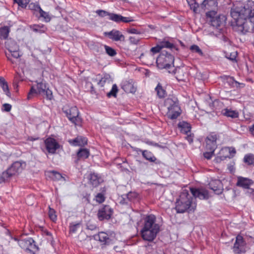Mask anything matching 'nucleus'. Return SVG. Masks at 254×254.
I'll return each mask as SVG.
<instances>
[{
  "label": "nucleus",
  "instance_id": "obj_1",
  "mask_svg": "<svg viewBox=\"0 0 254 254\" xmlns=\"http://www.w3.org/2000/svg\"><path fill=\"white\" fill-rule=\"evenodd\" d=\"M249 12V9L241 3L239 5H234L231 8L230 14L233 18L231 26L233 30L239 34L245 35L248 32L254 31L247 19Z\"/></svg>",
  "mask_w": 254,
  "mask_h": 254
},
{
  "label": "nucleus",
  "instance_id": "obj_2",
  "mask_svg": "<svg viewBox=\"0 0 254 254\" xmlns=\"http://www.w3.org/2000/svg\"><path fill=\"white\" fill-rule=\"evenodd\" d=\"M160 230V226L156 223L155 215L151 214L144 219L143 227L140 231L142 239L146 241L152 242Z\"/></svg>",
  "mask_w": 254,
  "mask_h": 254
},
{
  "label": "nucleus",
  "instance_id": "obj_3",
  "mask_svg": "<svg viewBox=\"0 0 254 254\" xmlns=\"http://www.w3.org/2000/svg\"><path fill=\"white\" fill-rule=\"evenodd\" d=\"M196 207L195 198L187 190H183L176 200L175 209L177 213L193 212Z\"/></svg>",
  "mask_w": 254,
  "mask_h": 254
},
{
  "label": "nucleus",
  "instance_id": "obj_4",
  "mask_svg": "<svg viewBox=\"0 0 254 254\" xmlns=\"http://www.w3.org/2000/svg\"><path fill=\"white\" fill-rule=\"evenodd\" d=\"M167 109V117L171 120H175L180 116L182 110L178 99L176 97L168 98L165 101Z\"/></svg>",
  "mask_w": 254,
  "mask_h": 254
},
{
  "label": "nucleus",
  "instance_id": "obj_5",
  "mask_svg": "<svg viewBox=\"0 0 254 254\" xmlns=\"http://www.w3.org/2000/svg\"><path fill=\"white\" fill-rule=\"evenodd\" d=\"M174 58L170 54H161L156 60L157 67L160 69H170L174 66Z\"/></svg>",
  "mask_w": 254,
  "mask_h": 254
},
{
  "label": "nucleus",
  "instance_id": "obj_6",
  "mask_svg": "<svg viewBox=\"0 0 254 254\" xmlns=\"http://www.w3.org/2000/svg\"><path fill=\"white\" fill-rule=\"evenodd\" d=\"M63 110L71 123L76 126H80L81 125L82 120L80 117H79V111L76 106L70 108L64 107Z\"/></svg>",
  "mask_w": 254,
  "mask_h": 254
},
{
  "label": "nucleus",
  "instance_id": "obj_7",
  "mask_svg": "<svg viewBox=\"0 0 254 254\" xmlns=\"http://www.w3.org/2000/svg\"><path fill=\"white\" fill-rule=\"evenodd\" d=\"M15 241H17L19 246L23 249L29 251L32 254H35V252L37 251L38 248L35 244L33 239L29 238L27 239L18 240L16 238H11Z\"/></svg>",
  "mask_w": 254,
  "mask_h": 254
},
{
  "label": "nucleus",
  "instance_id": "obj_8",
  "mask_svg": "<svg viewBox=\"0 0 254 254\" xmlns=\"http://www.w3.org/2000/svg\"><path fill=\"white\" fill-rule=\"evenodd\" d=\"M22 165V163L20 161L14 162L5 172H4L2 174L0 178L5 180L10 177L19 173L23 170V168Z\"/></svg>",
  "mask_w": 254,
  "mask_h": 254
},
{
  "label": "nucleus",
  "instance_id": "obj_9",
  "mask_svg": "<svg viewBox=\"0 0 254 254\" xmlns=\"http://www.w3.org/2000/svg\"><path fill=\"white\" fill-rule=\"evenodd\" d=\"M44 143L47 151L50 154L55 153L56 150L60 147L57 140L52 137L47 138Z\"/></svg>",
  "mask_w": 254,
  "mask_h": 254
},
{
  "label": "nucleus",
  "instance_id": "obj_10",
  "mask_svg": "<svg viewBox=\"0 0 254 254\" xmlns=\"http://www.w3.org/2000/svg\"><path fill=\"white\" fill-rule=\"evenodd\" d=\"M46 88L47 86L45 83L42 82L37 83L36 88L34 86L31 87L28 94V99L32 98L35 95L42 94Z\"/></svg>",
  "mask_w": 254,
  "mask_h": 254
},
{
  "label": "nucleus",
  "instance_id": "obj_11",
  "mask_svg": "<svg viewBox=\"0 0 254 254\" xmlns=\"http://www.w3.org/2000/svg\"><path fill=\"white\" fill-rule=\"evenodd\" d=\"M190 191L192 196L195 198V202L196 197L200 199H207L209 197L208 191L204 189L191 188Z\"/></svg>",
  "mask_w": 254,
  "mask_h": 254
},
{
  "label": "nucleus",
  "instance_id": "obj_12",
  "mask_svg": "<svg viewBox=\"0 0 254 254\" xmlns=\"http://www.w3.org/2000/svg\"><path fill=\"white\" fill-rule=\"evenodd\" d=\"M209 188L216 194H221L223 190V185L220 180L217 179H211L209 183Z\"/></svg>",
  "mask_w": 254,
  "mask_h": 254
},
{
  "label": "nucleus",
  "instance_id": "obj_13",
  "mask_svg": "<svg viewBox=\"0 0 254 254\" xmlns=\"http://www.w3.org/2000/svg\"><path fill=\"white\" fill-rule=\"evenodd\" d=\"M104 35L114 41H124L125 40L124 35L121 32L116 29H113L110 32H105Z\"/></svg>",
  "mask_w": 254,
  "mask_h": 254
},
{
  "label": "nucleus",
  "instance_id": "obj_14",
  "mask_svg": "<svg viewBox=\"0 0 254 254\" xmlns=\"http://www.w3.org/2000/svg\"><path fill=\"white\" fill-rule=\"evenodd\" d=\"M233 251L236 254H241L245 252V243L241 236L238 235L236 237L233 247Z\"/></svg>",
  "mask_w": 254,
  "mask_h": 254
},
{
  "label": "nucleus",
  "instance_id": "obj_15",
  "mask_svg": "<svg viewBox=\"0 0 254 254\" xmlns=\"http://www.w3.org/2000/svg\"><path fill=\"white\" fill-rule=\"evenodd\" d=\"M113 211L109 206L106 205L100 209L98 213V218L100 220L109 219L112 215Z\"/></svg>",
  "mask_w": 254,
  "mask_h": 254
},
{
  "label": "nucleus",
  "instance_id": "obj_16",
  "mask_svg": "<svg viewBox=\"0 0 254 254\" xmlns=\"http://www.w3.org/2000/svg\"><path fill=\"white\" fill-rule=\"evenodd\" d=\"M217 0H204L200 5V8L203 10L217 9Z\"/></svg>",
  "mask_w": 254,
  "mask_h": 254
},
{
  "label": "nucleus",
  "instance_id": "obj_17",
  "mask_svg": "<svg viewBox=\"0 0 254 254\" xmlns=\"http://www.w3.org/2000/svg\"><path fill=\"white\" fill-rule=\"evenodd\" d=\"M253 183V181L250 179L239 176L237 177L236 185L238 187H242L248 190L249 189H250V186H251Z\"/></svg>",
  "mask_w": 254,
  "mask_h": 254
},
{
  "label": "nucleus",
  "instance_id": "obj_18",
  "mask_svg": "<svg viewBox=\"0 0 254 254\" xmlns=\"http://www.w3.org/2000/svg\"><path fill=\"white\" fill-rule=\"evenodd\" d=\"M88 179L89 184L94 187H97L103 182L102 178L95 173H90Z\"/></svg>",
  "mask_w": 254,
  "mask_h": 254
},
{
  "label": "nucleus",
  "instance_id": "obj_19",
  "mask_svg": "<svg viewBox=\"0 0 254 254\" xmlns=\"http://www.w3.org/2000/svg\"><path fill=\"white\" fill-rule=\"evenodd\" d=\"M70 144L73 146H82L87 143V139L86 137L82 136H77L74 139L68 140Z\"/></svg>",
  "mask_w": 254,
  "mask_h": 254
},
{
  "label": "nucleus",
  "instance_id": "obj_20",
  "mask_svg": "<svg viewBox=\"0 0 254 254\" xmlns=\"http://www.w3.org/2000/svg\"><path fill=\"white\" fill-rule=\"evenodd\" d=\"M137 196V194L135 192H129L127 194L122 195V199L121 200L122 204H127L129 201H132Z\"/></svg>",
  "mask_w": 254,
  "mask_h": 254
},
{
  "label": "nucleus",
  "instance_id": "obj_21",
  "mask_svg": "<svg viewBox=\"0 0 254 254\" xmlns=\"http://www.w3.org/2000/svg\"><path fill=\"white\" fill-rule=\"evenodd\" d=\"M226 18L224 15H219L210 21L211 25L216 28L220 27L225 21Z\"/></svg>",
  "mask_w": 254,
  "mask_h": 254
},
{
  "label": "nucleus",
  "instance_id": "obj_22",
  "mask_svg": "<svg viewBox=\"0 0 254 254\" xmlns=\"http://www.w3.org/2000/svg\"><path fill=\"white\" fill-rule=\"evenodd\" d=\"M222 114L226 117H230L233 119L239 117V112L235 110L226 108L222 110Z\"/></svg>",
  "mask_w": 254,
  "mask_h": 254
},
{
  "label": "nucleus",
  "instance_id": "obj_23",
  "mask_svg": "<svg viewBox=\"0 0 254 254\" xmlns=\"http://www.w3.org/2000/svg\"><path fill=\"white\" fill-rule=\"evenodd\" d=\"M98 238L99 241L104 244H109L112 242V239L109 235L104 232H100L98 233Z\"/></svg>",
  "mask_w": 254,
  "mask_h": 254
},
{
  "label": "nucleus",
  "instance_id": "obj_24",
  "mask_svg": "<svg viewBox=\"0 0 254 254\" xmlns=\"http://www.w3.org/2000/svg\"><path fill=\"white\" fill-rule=\"evenodd\" d=\"M5 46L9 52L14 50H19V46L17 43L11 39L7 40L5 43Z\"/></svg>",
  "mask_w": 254,
  "mask_h": 254
},
{
  "label": "nucleus",
  "instance_id": "obj_25",
  "mask_svg": "<svg viewBox=\"0 0 254 254\" xmlns=\"http://www.w3.org/2000/svg\"><path fill=\"white\" fill-rule=\"evenodd\" d=\"M179 127L180 128L182 133L186 134L190 133L191 126L189 123L186 122H180L179 124Z\"/></svg>",
  "mask_w": 254,
  "mask_h": 254
},
{
  "label": "nucleus",
  "instance_id": "obj_26",
  "mask_svg": "<svg viewBox=\"0 0 254 254\" xmlns=\"http://www.w3.org/2000/svg\"><path fill=\"white\" fill-rule=\"evenodd\" d=\"M190 8L195 13H198L200 12L199 6L198 3L195 1V0H187Z\"/></svg>",
  "mask_w": 254,
  "mask_h": 254
},
{
  "label": "nucleus",
  "instance_id": "obj_27",
  "mask_svg": "<svg viewBox=\"0 0 254 254\" xmlns=\"http://www.w3.org/2000/svg\"><path fill=\"white\" fill-rule=\"evenodd\" d=\"M122 89L127 93L135 92V89L133 85L128 81H125L123 83Z\"/></svg>",
  "mask_w": 254,
  "mask_h": 254
},
{
  "label": "nucleus",
  "instance_id": "obj_28",
  "mask_svg": "<svg viewBox=\"0 0 254 254\" xmlns=\"http://www.w3.org/2000/svg\"><path fill=\"white\" fill-rule=\"evenodd\" d=\"M31 29L35 32L43 33L47 30L46 27L43 24H35L31 26Z\"/></svg>",
  "mask_w": 254,
  "mask_h": 254
},
{
  "label": "nucleus",
  "instance_id": "obj_29",
  "mask_svg": "<svg viewBox=\"0 0 254 254\" xmlns=\"http://www.w3.org/2000/svg\"><path fill=\"white\" fill-rule=\"evenodd\" d=\"M0 86L2 88L3 92L8 97L10 96V93L9 90L7 82L3 77H0Z\"/></svg>",
  "mask_w": 254,
  "mask_h": 254
},
{
  "label": "nucleus",
  "instance_id": "obj_30",
  "mask_svg": "<svg viewBox=\"0 0 254 254\" xmlns=\"http://www.w3.org/2000/svg\"><path fill=\"white\" fill-rule=\"evenodd\" d=\"M111 81V76L108 74H105L99 80L98 84L101 87H103L106 83H110Z\"/></svg>",
  "mask_w": 254,
  "mask_h": 254
},
{
  "label": "nucleus",
  "instance_id": "obj_31",
  "mask_svg": "<svg viewBox=\"0 0 254 254\" xmlns=\"http://www.w3.org/2000/svg\"><path fill=\"white\" fill-rule=\"evenodd\" d=\"M142 154L143 157L145 158L147 160L149 161L150 162H154L156 158L153 155V154L150 151L147 150H144L142 152Z\"/></svg>",
  "mask_w": 254,
  "mask_h": 254
},
{
  "label": "nucleus",
  "instance_id": "obj_32",
  "mask_svg": "<svg viewBox=\"0 0 254 254\" xmlns=\"http://www.w3.org/2000/svg\"><path fill=\"white\" fill-rule=\"evenodd\" d=\"M51 177L54 181H65L64 177H63L61 174L56 171H53L51 172Z\"/></svg>",
  "mask_w": 254,
  "mask_h": 254
},
{
  "label": "nucleus",
  "instance_id": "obj_33",
  "mask_svg": "<svg viewBox=\"0 0 254 254\" xmlns=\"http://www.w3.org/2000/svg\"><path fill=\"white\" fill-rule=\"evenodd\" d=\"M89 156V151L87 149H80L77 152V156L79 158L86 159Z\"/></svg>",
  "mask_w": 254,
  "mask_h": 254
},
{
  "label": "nucleus",
  "instance_id": "obj_34",
  "mask_svg": "<svg viewBox=\"0 0 254 254\" xmlns=\"http://www.w3.org/2000/svg\"><path fill=\"white\" fill-rule=\"evenodd\" d=\"M158 44L160 46L161 50L163 48H169L172 49L174 47V45L173 44L170 43L168 41H166L165 40H162L161 41H160L158 43Z\"/></svg>",
  "mask_w": 254,
  "mask_h": 254
},
{
  "label": "nucleus",
  "instance_id": "obj_35",
  "mask_svg": "<svg viewBox=\"0 0 254 254\" xmlns=\"http://www.w3.org/2000/svg\"><path fill=\"white\" fill-rule=\"evenodd\" d=\"M10 32L9 27L8 26H4L0 29V35L1 38L6 39Z\"/></svg>",
  "mask_w": 254,
  "mask_h": 254
},
{
  "label": "nucleus",
  "instance_id": "obj_36",
  "mask_svg": "<svg viewBox=\"0 0 254 254\" xmlns=\"http://www.w3.org/2000/svg\"><path fill=\"white\" fill-rule=\"evenodd\" d=\"M158 96L160 98H164L166 95V91L163 88L160 83H158L155 88Z\"/></svg>",
  "mask_w": 254,
  "mask_h": 254
},
{
  "label": "nucleus",
  "instance_id": "obj_37",
  "mask_svg": "<svg viewBox=\"0 0 254 254\" xmlns=\"http://www.w3.org/2000/svg\"><path fill=\"white\" fill-rule=\"evenodd\" d=\"M244 161L248 165L254 163V155L252 154H246L244 158Z\"/></svg>",
  "mask_w": 254,
  "mask_h": 254
},
{
  "label": "nucleus",
  "instance_id": "obj_38",
  "mask_svg": "<svg viewBox=\"0 0 254 254\" xmlns=\"http://www.w3.org/2000/svg\"><path fill=\"white\" fill-rule=\"evenodd\" d=\"M226 153H229L230 155H232V157H233L234 155L236 154V151L235 149L233 147H225L222 148L220 150V154H225Z\"/></svg>",
  "mask_w": 254,
  "mask_h": 254
},
{
  "label": "nucleus",
  "instance_id": "obj_39",
  "mask_svg": "<svg viewBox=\"0 0 254 254\" xmlns=\"http://www.w3.org/2000/svg\"><path fill=\"white\" fill-rule=\"evenodd\" d=\"M39 13L40 14L39 17L43 18L45 22H48L50 21L51 18L48 12H45L42 9H41Z\"/></svg>",
  "mask_w": 254,
  "mask_h": 254
},
{
  "label": "nucleus",
  "instance_id": "obj_40",
  "mask_svg": "<svg viewBox=\"0 0 254 254\" xmlns=\"http://www.w3.org/2000/svg\"><path fill=\"white\" fill-rule=\"evenodd\" d=\"M29 9L34 12H39L42 9L40 5L37 3L31 2L29 4Z\"/></svg>",
  "mask_w": 254,
  "mask_h": 254
},
{
  "label": "nucleus",
  "instance_id": "obj_41",
  "mask_svg": "<svg viewBox=\"0 0 254 254\" xmlns=\"http://www.w3.org/2000/svg\"><path fill=\"white\" fill-rule=\"evenodd\" d=\"M49 217L51 220L53 221H56L57 219V216L56 215V211L49 206V212H48Z\"/></svg>",
  "mask_w": 254,
  "mask_h": 254
},
{
  "label": "nucleus",
  "instance_id": "obj_42",
  "mask_svg": "<svg viewBox=\"0 0 254 254\" xmlns=\"http://www.w3.org/2000/svg\"><path fill=\"white\" fill-rule=\"evenodd\" d=\"M121 15L110 13L109 19L116 22H121Z\"/></svg>",
  "mask_w": 254,
  "mask_h": 254
},
{
  "label": "nucleus",
  "instance_id": "obj_43",
  "mask_svg": "<svg viewBox=\"0 0 254 254\" xmlns=\"http://www.w3.org/2000/svg\"><path fill=\"white\" fill-rule=\"evenodd\" d=\"M206 149L208 151L214 152L217 147L216 143H211L209 141H206Z\"/></svg>",
  "mask_w": 254,
  "mask_h": 254
},
{
  "label": "nucleus",
  "instance_id": "obj_44",
  "mask_svg": "<svg viewBox=\"0 0 254 254\" xmlns=\"http://www.w3.org/2000/svg\"><path fill=\"white\" fill-rule=\"evenodd\" d=\"M30 1V0H14V1L22 8H26Z\"/></svg>",
  "mask_w": 254,
  "mask_h": 254
},
{
  "label": "nucleus",
  "instance_id": "obj_45",
  "mask_svg": "<svg viewBox=\"0 0 254 254\" xmlns=\"http://www.w3.org/2000/svg\"><path fill=\"white\" fill-rule=\"evenodd\" d=\"M81 223L80 222L76 224H70L69 226V231L70 233H75L77 232V230L80 228Z\"/></svg>",
  "mask_w": 254,
  "mask_h": 254
},
{
  "label": "nucleus",
  "instance_id": "obj_46",
  "mask_svg": "<svg viewBox=\"0 0 254 254\" xmlns=\"http://www.w3.org/2000/svg\"><path fill=\"white\" fill-rule=\"evenodd\" d=\"M106 53L111 57H114L117 54L116 51L112 48L107 45L104 46Z\"/></svg>",
  "mask_w": 254,
  "mask_h": 254
},
{
  "label": "nucleus",
  "instance_id": "obj_47",
  "mask_svg": "<svg viewBox=\"0 0 254 254\" xmlns=\"http://www.w3.org/2000/svg\"><path fill=\"white\" fill-rule=\"evenodd\" d=\"M217 16V11L216 9H211L209 11L206 13V16L207 18H210V21L212 19L216 17Z\"/></svg>",
  "mask_w": 254,
  "mask_h": 254
},
{
  "label": "nucleus",
  "instance_id": "obj_48",
  "mask_svg": "<svg viewBox=\"0 0 254 254\" xmlns=\"http://www.w3.org/2000/svg\"><path fill=\"white\" fill-rule=\"evenodd\" d=\"M95 200L99 203L103 202L105 200V194L101 192L97 193L95 197Z\"/></svg>",
  "mask_w": 254,
  "mask_h": 254
},
{
  "label": "nucleus",
  "instance_id": "obj_49",
  "mask_svg": "<svg viewBox=\"0 0 254 254\" xmlns=\"http://www.w3.org/2000/svg\"><path fill=\"white\" fill-rule=\"evenodd\" d=\"M190 50L194 53H198L200 56H203V53L200 48L196 45H193L190 46Z\"/></svg>",
  "mask_w": 254,
  "mask_h": 254
},
{
  "label": "nucleus",
  "instance_id": "obj_50",
  "mask_svg": "<svg viewBox=\"0 0 254 254\" xmlns=\"http://www.w3.org/2000/svg\"><path fill=\"white\" fill-rule=\"evenodd\" d=\"M118 91V87L116 84H114L112 86L111 90L108 93L107 96L110 97L111 96L116 97L117 93Z\"/></svg>",
  "mask_w": 254,
  "mask_h": 254
},
{
  "label": "nucleus",
  "instance_id": "obj_51",
  "mask_svg": "<svg viewBox=\"0 0 254 254\" xmlns=\"http://www.w3.org/2000/svg\"><path fill=\"white\" fill-rule=\"evenodd\" d=\"M249 20L252 28H254V9L253 10H249Z\"/></svg>",
  "mask_w": 254,
  "mask_h": 254
},
{
  "label": "nucleus",
  "instance_id": "obj_52",
  "mask_svg": "<svg viewBox=\"0 0 254 254\" xmlns=\"http://www.w3.org/2000/svg\"><path fill=\"white\" fill-rule=\"evenodd\" d=\"M236 56L237 53L235 52H232L230 53H225V57L232 61H235Z\"/></svg>",
  "mask_w": 254,
  "mask_h": 254
},
{
  "label": "nucleus",
  "instance_id": "obj_53",
  "mask_svg": "<svg viewBox=\"0 0 254 254\" xmlns=\"http://www.w3.org/2000/svg\"><path fill=\"white\" fill-rule=\"evenodd\" d=\"M223 154H220V152H219V155H218L215 158L214 161L216 163H220L222 161L224 160L227 157H229L228 155H223Z\"/></svg>",
  "mask_w": 254,
  "mask_h": 254
},
{
  "label": "nucleus",
  "instance_id": "obj_54",
  "mask_svg": "<svg viewBox=\"0 0 254 254\" xmlns=\"http://www.w3.org/2000/svg\"><path fill=\"white\" fill-rule=\"evenodd\" d=\"M43 93L46 95V97L47 99L51 100L53 98L52 92L49 88H46Z\"/></svg>",
  "mask_w": 254,
  "mask_h": 254
},
{
  "label": "nucleus",
  "instance_id": "obj_55",
  "mask_svg": "<svg viewBox=\"0 0 254 254\" xmlns=\"http://www.w3.org/2000/svg\"><path fill=\"white\" fill-rule=\"evenodd\" d=\"M217 136L216 134H211L208 136L206 141H209L211 143H216Z\"/></svg>",
  "mask_w": 254,
  "mask_h": 254
},
{
  "label": "nucleus",
  "instance_id": "obj_56",
  "mask_svg": "<svg viewBox=\"0 0 254 254\" xmlns=\"http://www.w3.org/2000/svg\"><path fill=\"white\" fill-rule=\"evenodd\" d=\"M96 13L101 17H105L108 15L109 16L110 13L104 10H97L96 11Z\"/></svg>",
  "mask_w": 254,
  "mask_h": 254
},
{
  "label": "nucleus",
  "instance_id": "obj_57",
  "mask_svg": "<svg viewBox=\"0 0 254 254\" xmlns=\"http://www.w3.org/2000/svg\"><path fill=\"white\" fill-rule=\"evenodd\" d=\"M246 193L254 201V189L252 188L249 189L246 191Z\"/></svg>",
  "mask_w": 254,
  "mask_h": 254
},
{
  "label": "nucleus",
  "instance_id": "obj_58",
  "mask_svg": "<svg viewBox=\"0 0 254 254\" xmlns=\"http://www.w3.org/2000/svg\"><path fill=\"white\" fill-rule=\"evenodd\" d=\"M129 41L130 43L136 45L138 44L139 40L135 36H130L129 38Z\"/></svg>",
  "mask_w": 254,
  "mask_h": 254
},
{
  "label": "nucleus",
  "instance_id": "obj_59",
  "mask_svg": "<svg viewBox=\"0 0 254 254\" xmlns=\"http://www.w3.org/2000/svg\"><path fill=\"white\" fill-rule=\"evenodd\" d=\"M161 50V49L160 48L159 45L157 44L156 46L152 47L150 51L153 53V54H155L156 53H159Z\"/></svg>",
  "mask_w": 254,
  "mask_h": 254
},
{
  "label": "nucleus",
  "instance_id": "obj_60",
  "mask_svg": "<svg viewBox=\"0 0 254 254\" xmlns=\"http://www.w3.org/2000/svg\"><path fill=\"white\" fill-rule=\"evenodd\" d=\"M213 154H214V152L209 151L204 152L203 153V156L206 159L209 160L212 158Z\"/></svg>",
  "mask_w": 254,
  "mask_h": 254
},
{
  "label": "nucleus",
  "instance_id": "obj_61",
  "mask_svg": "<svg viewBox=\"0 0 254 254\" xmlns=\"http://www.w3.org/2000/svg\"><path fill=\"white\" fill-rule=\"evenodd\" d=\"M2 111L5 112H9L11 109V105L9 104L5 103L3 105Z\"/></svg>",
  "mask_w": 254,
  "mask_h": 254
},
{
  "label": "nucleus",
  "instance_id": "obj_62",
  "mask_svg": "<svg viewBox=\"0 0 254 254\" xmlns=\"http://www.w3.org/2000/svg\"><path fill=\"white\" fill-rule=\"evenodd\" d=\"M10 53H11V56L14 58L17 59L21 56L19 52V50H14Z\"/></svg>",
  "mask_w": 254,
  "mask_h": 254
},
{
  "label": "nucleus",
  "instance_id": "obj_63",
  "mask_svg": "<svg viewBox=\"0 0 254 254\" xmlns=\"http://www.w3.org/2000/svg\"><path fill=\"white\" fill-rule=\"evenodd\" d=\"M128 33L133 34H140L141 33L140 31L135 28H131L127 30Z\"/></svg>",
  "mask_w": 254,
  "mask_h": 254
},
{
  "label": "nucleus",
  "instance_id": "obj_64",
  "mask_svg": "<svg viewBox=\"0 0 254 254\" xmlns=\"http://www.w3.org/2000/svg\"><path fill=\"white\" fill-rule=\"evenodd\" d=\"M121 18V21L125 23H128L133 21L131 17H124L122 16Z\"/></svg>",
  "mask_w": 254,
  "mask_h": 254
}]
</instances>
